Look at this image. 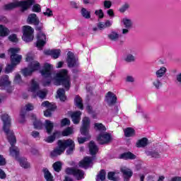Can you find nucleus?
Masks as SVG:
<instances>
[{
	"mask_svg": "<svg viewBox=\"0 0 181 181\" xmlns=\"http://www.w3.org/2000/svg\"><path fill=\"white\" fill-rule=\"evenodd\" d=\"M1 121L3 122V131H4L8 142L11 145L9 148V156H12V158H15V159H18V156H19V148L15 146V144H16V137H15L13 131L11 129V117L8 114L4 113L1 115Z\"/></svg>",
	"mask_w": 181,
	"mask_h": 181,
	"instance_id": "obj_1",
	"label": "nucleus"
},
{
	"mask_svg": "<svg viewBox=\"0 0 181 181\" xmlns=\"http://www.w3.org/2000/svg\"><path fill=\"white\" fill-rule=\"evenodd\" d=\"M74 141L70 139L66 140H59L58 146L51 152V156L54 157L62 155V153L66 151V148H69L66 153L68 155H70V153L74 151Z\"/></svg>",
	"mask_w": 181,
	"mask_h": 181,
	"instance_id": "obj_2",
	"label": "nucleus"
},
{
	"mask_svg": "<svg viewBox=\"0 0 181 181\" xmlns=\"http://www.w3.org/2000/svg\"><path fill=\"white\" fill-rule=\"evenodd\" d=\"M25 61L30 63L27 68L22 70L23 76L28 77L32 76L34 71H37L40 69V64L39 62L35 60V55L32 52H28L25 57Z\"/></svg>",
	"mask_w": 181,
	"mask_h": 181,
	"instance_id": "obj_3",
	"label": "nucleus"
},
{
	"mask_svg": "<svg viewBox=\"0 0 181 181\" xmlns=\"http://www.w3.org/2000/svg\"><path fill=\"white\" fill-rule=\"evenodd\" d=\"M55 86H63L66 90L70 89L71 82L70 81V75H69V71L67 69H62L57 73L54 78Z\"/></svg>",
	"mask_w": 181,
	"mask_h": 181,
	"instance_id": "obj_4",
	"label": "nucleus"
},
{
	"mask_svg": "<svg viewBox=\"0 0 181 181\" xmlns=\"http://www.w3.org/2000/svg\"><path fill=\"white\" fill-rule=\"evenodd\" d=\"M39 88H40L39 83L36 80L33 79L28 88V90L30 93H33V97H34V98L35 97H39L40 100H43L44 98H46V95L47 94V90L45 89L39 90Z\"/></svg>",
	"mask_w": 181,
	"mask_h": 181,
	"instance_id": "obj_5",
	"label": "nucleus"
},
{
	"mask_svg": "<svg viewBox=\"0 0 181 181\" xmlns=\"http://www.w3.org/2000/svg\"><path fill=\"white\" fill-rule=\"evenodd\" d=\"M35 0H23L20 1H14L4 6V9L6 11H11V9H14V8H18L21 6L23 11H28L32 5L35 4Z\"/></svg>",
	"mask_w": 181,
	"mask_h": 181,
	"instance_id": "obj_6",
	"label": "nucleus"
},
{
	"mask_svg": "<svg viewBox=\"0 0 181 181\" xmlns=\"http://www.w3.org/2000/svg\"><path fill=\"white\" fill-rule=\"evenodd\" d=\"M89 128H90V118L85 117L82 119V127L80 131H81V135H83L84 136H86V137L78 138V142L79 144H84V142H86L87 139H90V133L88 132Z\"/></svg>",
	"mask_w": 181,
	"mask_h": 181,
	"instance_id": "obj_7",
	"label": "nucleus"
},
{
	"mask_svg": "<svg viewBox=\"0 0 181 181\" xmlns=\"http://www.w3.org/2000/svg\"><path fill=\"white\" fill-rule=\"evenodd\" d=\"M19 52H21V48L19 47H11L8 50L11 63L13 66H18L22 61V55L18 54Z\"/></svg>",
	"mask_w": 181,
	"mask_h": 181,
	"instance_id": "obj_8",
	"label": "nucleus"
},
{
	"mask_svg": "<svg viewBox=\"0 0 181 181\" xmlns=\"http://www.w3.org/2000/svg\"><path fill=\"white\" fill-rule=\"evenodd\" d=\"M34 32L35 30L32 27L29 25H24L23 27V40L26 43L32 42L35 38V35H33Z\"/></svg>",
	"mask_w": 181,
	"mask_h": 181,
	"instance_id": "obj_9",
	"label": "nucleus"
},
{
	"mask_svg": "<svg viewBox=\"0 0 181 181\" xmlns=\"http://www.w3.org/2000/svg\"><path fill=\"white\" fill-rule=\"evenodd\" d=\"M52 70H53V66L50 64H45L43 69L40 71L42 77L47 79V82L44 83V86L50 84V81H52Z\"/></svg>",
	"mask_w": 181,
	"mask_h": 181,
	"instance_id": "obj_10",
	"label": "nucleus"
},
{
	"mask_svg": "<svg viewBox=\"0 0 181 181\" xmlns=\"http://www.w3.org/2000/svg\"><path fill=\"white\" fill-rule=\"evenodd\" d=\"M121 23L122 26H124V28L121 30L122 35H128V33H129V30H131V29H132V26H134L132 20L128 17H124L122 18Z\"/></svg>",
	"mask_w": 181,
	"mask_h": 181,
	"instance_id": "obj_11",
	"label": "nucleus"
},
{
	"mask_svg": "<svg viewBox=\"0 0 181 181\" xmlns=\"http://www.w3.org/2000/svg\"><path fill=\"white\" fill-rule=\"evenodd\" d=\"M10 86L11 81H9L8 76L5 75L0 77V88H1V90L6 88L8 93H12V91H13V88L11 87Z\"/></svg>",
	"mask_w": 181,
	"mask_h": 181,
	"instance_id": "obj_12",
	"label": "nucleus"
},
{
	"mask_svg": "<svg viewBox=\"0 0 181 181\" xmlns=\"http://www.w3.org/2000/svg\"><path fill=\"white\" fill-rule=\"evenodd\" d=\"M66 173L67 175H73L74 177L77 180L84 179V171L80 169L68 168L66 169Z\"/></svg>",
	"mask_w": 181,
	"mask_h": 181,
	"instance_id": "obj_13",
	"label": "nucleus"
},
{
	"mask_svg": "<svg viewBox=\"0 0 181 181\" xmlns=\"http://www.w3.org/2000/svg\"><path fill=\"white\" fill-rule=\"evenodd\" d=\"M47 42V37H46V34L43 33L42 31H40L37 34V42H36V47L39 50H42L43 49V47L46 45V42Z\"/></svg>",
	"mask_w": 181,
	"mask_h": 181,
	"instance_id": "obj_14",
	"label": "nucleus"
},
{
	"mask_svg": "<svg viewBox=\"0 0 181 181\" xmlns=\"http://www.w3.org/2000/svg\"><path fill=\"white\" fill-rule=\"evenodd\" d=\"M97 141L100 145L108 144L111 141V135L107 132H102L98 136Z\"/></svg>",
	"mask_w": 181,
	"mask_h": 181,
	"instance_id": "obj_15",
	"label": "nucleus"
},
{
	"mask_svg": "<svg viewBox=\"0 0 181 181\" xmlns=\"http://www.w3.org/2000/svg\"><path fill=\"white\" fill-rule=\"evenodd\" d=\"M69 67H77L78 62H77V57L74 56V54L71 52H69L67 54V60Z\"/></svg>",
	"mask_w": 181,
	"mask_h": 181,
	"instance_id": "obj_16",
	"label": "nucleus"
},
{
	"mask_svg": "<svg viewBox=\"0 0 181 181\" xmlns=\"http://www.w3.org/2000/svg\"><path fill=\"white\" fill-rule=\"evenodd\" d=\"M120 170L123 175L124 180L129 181V179L132 177V175H133L132 170H131V169L127 167H122Z\"/></svg>",
	"mask_w": 181,
	"mask_h": 181,
	"instance_id": "obj_17",
	"label": "nucleus"
},
{
	"mask_svg": "<svg viewBox=\"0 0 181 181\" xmlns=\"http://www.w3.org/2000/svg\"><path fill=\"white\" fill-rule=\"evenodd\" d=\"M162 152H163V150L160 148H156V150L147 151L146 155L147 156H150L151 158H153L154 159H159L162 156Z\"/></svg>",
	"mask_w": 181,
	"mask_h": 181,
	"instance_id": "obj_18",
	"label": "nucleus"
},
{
	"mask_svg": "<svg viewBox=\"0 0 181 181\" xmlns=\"http://www.w3.org/2000/svg\"><path fill=\"white\" fill-rule=\"evenodd\" d=\"M105 100L108 105H112L117 103V96L112 92H108L105 95Z\"/></svg>",
	"mask_w": 181,
	"mask_h": 181,
	"instance_id": "obj_19",
	"label": "nucleus"
},
{
	"mask_svg": "<svg viewBox=\"0 0 181 181\" xmlns=\"http://www.w3.org/2000/svg\"><path fill=\"white\" fill-rule=\"evenodd\" d=\"M93 165V158L90 157H85L82 160L79 162L80 168H84L87 169V168H90V166Z\"/></svg>",
	"mask_w": 181,
	"mask_h": 181,
	"instance_id": "obj_20",
	"label": "nucleus"
},
{
	"mask_svg": "<svg viewBox=\"0 0 181 181\" xmlns=\"http://www.w3.org/2000/svg\"><path fill=\"white\" fill-rule=\"evenodd\" d=\"M107 37L109 40H111L112 42H118L119 40V37H121V35L118 32L112 30L110 33L107 35Z\"/></svg>",
	"mask_w": 181,
	"mask_h": 181,
	"instance_id": "obj_21",
	"label": "nucleus"
},
{
	"mask_svg": "<svg viewBox=\"0 0 181 181\" xmlns=\"http://www.w3.org/2000/svg\"><path fill=\"white\" fill-rule=\"evenodd\" d=\"M71 117L74 124H78L81 119V112L80 111L73 112Z\"/></svg>",
	"mask_w": 181,
	"mask_h": 181,
	"instance_id": "obj_22",
	"label": "nucleus"
},
{
	"mask_svg": "<svg viewBox=\"0 0 181 181\" xmlns=\"http://www.w3.org/2000/svg\"><path fill=\"white\" fill-rule=\"evenodd\" d=\"M44 53L45 54H49L53 59H58L59 56H60L61 51L60 49H47L44 51Z\"/></svg>",
	"mask_w": 181,
	"mask_h": 181,
	"instance_id": "obj_23",
	"label": "nucleus"
},
{
	"mask_svg": "<svg viewBox=\"0 0 181 181\" xmlns=\"http://www.w3.org/2000/svg\"><path fill=\"white\" fill-rule=\"evenodd\" d=\"M32 119H34L33 125H34V128H35V129H43V123H42V121H40V119H36V115H33Z\"/></svg>",
	"mask_w": 181,
	"mask_h": 181,
	"instance_id": "obj_24",
	"label": "nucleus"
},
{
	"mask_svg": "<svg viewBox=\"0 0 181 181\" xmlns=\"http://www.w3.org/2000/svg\"><path fill=\"white\" fill-rule=\"evenodd\" d=\"M28 22L33 25H39V18L35 13H31L28 16Z\"/></svg>",
	"mask_w": 181,
	"mask_h": 181,
	"instance_id": "obj_25",
	"label": "nucleus"
},
{
	"mask_svg": "<svg viewBox=\"0 0 181 181\" xmlns=\"http://www.w3.org/2000/svg\"><path fill=\"white\" fill-rule=\"evenodd\" d=\"M167 72L168 69L165 66H160V69L156 71V76L158 78H161V77H163Z\"/></svg>",
	"mask_w": 181,
	"mask_h": 181,
	"instance_id": "obj_26",
	"label": "nucleus"
},
{
	"mask_svg": "<svg viewBox=\"0 0 181 181\" xmlns=\"http://www.w3.org/2000/svg\"><path fill=\"white\" fill-rule=\"evenodd\" d=\"M45 127L47 131V134H52L54 127V123L49 120H45Z\"/></svg>",
	"mask_w": 181,
	"mask_h": 181,
	"instance_id": "obj_27",
	"label": "nucleus"
},
{
	"mask_svg": "<svg viewBox=\"0 0 181 181\" xmlns=\"http://www.w3.org/2000/svg\"><path fill=\"white\" fill-rule=\"evenodd\" d=\"M119 158L125 159V160H128V159L132 160V159H136V156H135L134 153L131 152H127V153H122L119 156Z\"/></svg>",
	"mask_w": 181,
	"mask_h": 181,
	"instance_id": "obj_28",
	"label": "nucleus"
},
{
	"mask_svg": "<svg viewBox=\"0 0 181 181\" xmlns=\"http://www.w3.org/2000/svg\"><path fill=\"white\" fill-rule=\"evenodd\" d=\"M10 33L9 29L4 25H0V37H6Z\"/></svg>",
	"mask_w": 181,
	"mask_h": 181,
	"instance_id": "obj_29",
	"label": "nucleus"
},
{
	"mask_svg": "<svg viewBox=\"0 0 181 181\" xmlns=\"http://www.w3.org/2000/svg\"><path fill=\"white\" fill-rule=\"evenodd\" d=\"M89 152L90 155H95L98 152V147L94 141H90L89 144Z\"/></svg>",
	"mask_w": 181,
	"mask_h": 181,
	"instance_id": "obj_30",
	"label": "nucleus"
},
{
	"mask_svg": "<svg viewBox=\"0 0 181 181\" xmlns=\"http://www.w3.org/2000/svg\"><path fill=\"white\" fill-rule=\"evenodd\" d=\"M57 98H59L61 101H66V92L63 88H59L57 92Z\"/></svg>",
	"mask_w": 181,
	"mask_h": 181,
	"instance_id": "obj_31",
	"label": "nucleus"
},
{
	"mask_svg": "<svg viewBox=\"0 0 181 181\" xmlns=\"http://www.w3.org/2000/svg\"><path fill=\"white\" fill-rule=\"evenodd\" d=\"M18 161L21 168H24V169H28V168H30V163L28 162V159L21 158Z\"/></svg>",
	"mask_w": 181,
	"mask_h": 181,
	"instance_id": "obj_32",
	"label": "nucleus"
},
{
	"mask_svg": "<svg viewBox=\"0 0 181 181\" xmlns=\"http://www.w3.org/2000/svg\"><path fill=\"white\" fill-rule=\"evenodd\" d=\"M41 108H45L46 110H54L56 106L54 104L49 103V101H44L41 104Z\"/></svg>",
	"mask_w": 181,
	"mask_h": 181,
	"instance_id": "obj_33",
	"label": "nucleus"
},
{
	"mask_svg": "<svg viewBox=\"0 0 181 181\" xmlns=\"http://www.w3.org/2000/svg\"><path fill=\"white\" fill-rule=\"evenodd\" d=\"M81 14L85 19H90L91 18V11H88L86 8H82Z\"/></svg>",
	"mask_w": 181,
	"mask_h": 181,
	"instance_id": "obj_34",
	"label": "nucleus"
},
{
	"mask_svg": "<svg viewBox=\"0 0 181 181\" xmlns=\"http://www.w3.org/2000/svg\"><path fill=\"white\" fill-rule=\"evenodd\" d=\"M124 136L127 138H130V136H134L135 135V130L133 128L128 127L124 130Z\"/></svg>",
	"mask_w": 181,
	"mask_h": 181,
	"instance_id": "obj_35",
	"label": "nucleus"
},
{
	"mask_svg": "<svg viewBox=\"0 0 181 181\" xmlns=\"http://www.w3.org/2000/svg\"><path fill=\"white\" fill-rule=\"evenodd\" d=\"M74 103L76 107L79 108V110H83V100L78 95L76 96L74 98Z\"/></svg>",
	"mask_w": 181,
	"mask_h": 181,
	"instance_id": "obj_36",
	"label": "nucleus"
},
{
	"mask_svg": "<svg viewBox=\"0 0 181 181\" xmlns=\"http://www.w3.org/2000/svg\"><path fill=\"white\" fill-rule=\"evenodd\" d=\"M137 148H144L148 145V139L143 138L139 140L136 144Z\"/></svg>",
	"mask_w": 181,
	"mask_h": 181,
	"instance_id": "obj_37",
	"label": "nucleus"
},
{
	"mask_svg": "<svg viewBox=\"0 0 181 181\" xmlns=\"http://www.w3.org/2000/svg\"><path fill=\"white\" fill-rule=\"evenodd\" d=\"M124 60L127 63H134L136 60V58L132 54H127L124 56Z\"/></svg>",
	"mask_w": 181,
	"mask_h": 181,
	"instance_id": "obj_38",
	"label": "nucleus"
},
{
	"mask_svg": "<svg viewBox=\"0 0 181 181\" xmlns=\"http://www.w3.org/2000/svg\"><path fill=\"white\" fill-rule=\"evenodd\" d=\"M107 179H109V180L118 181L119 180V177L118 176V174L114 172H110L107 174Z\"/></svg>",
	"mask_w": 181,
	"mask_h": 181,
	"instance_id": "obj_39",
	"label": "nucleus"
},
{
	"mask_svg": "<svg viewBox=\"0 0 181 181\" xmlns=\"http://www.w3.org/2000/svg\"><path fill=\"white\" fill-rule=\"evenodd\" d=\"M72 134H74L73 127H67L62 131V136H69V135H72Z\"/></svg>",
	"mask_w": 181,
	"mask_h": 181,
	"instance_id": "obj_40",
	"label": "nucleus"
},
{
	"mask_svg": "<svg viewBox=\"0 0 181 181\" xmlns=\"http://www.w3.org/2000/svg\"><path fill=\"white\" fill-rule=\"evenodd\" d=\"M18 122H20V124H23L26 122V111H21L20 116L18 117Z\"/></svg>",
	"mask_w": 181,
	"mask_h": 181,
	"instance_id": "obj_41",
	"label": "nucleus"
},
{
	"mask_svg": "<svg viewBox=\"0 0 181 181\" xmlns=\"http://www.w3.org/2000/svg\"><path fill=\"white\" fill-rule=\"evenodd\" d=\"M44 176L47 181H53V175L47 169H44Z\"/></svg>",
	"mask_w": 181,
	"mask_h": 181,
	"instance_id": "obj_42",
	"label": "nucleus"
},
{
	"mask_svg": "<svg viewBox=\"0 0 181 181\" xmlns=\"http://www.w3.org/2000/svg\"><path fill=\"white\" fill-rule=\"evenodd\" d=\"M97 181L105 180V171L104 170H100L96 177Z\"/></svg>",
	"mask_w": 181,
	"mask_h": 181,
	"instance_id": "obj_43",
	"label": "nucleus"
},
{
	"mask_svg": "<svg viewBox=\"0 0 181 181\" xmlns=\"http://www.w3.org/2000/svg\"><path fill=\"white\" fill-rule=\"evenodd\" d=\"M15 84H18L19 86H22L23 84V81H22V77L21 74H16L14 78Z\"/></svg>",
	"mask_w": 181,
	"mask_h": 181,
	"instance_id": "obj_44",
	"label": "nucleus"
},
{
	"mask_svg": "<svg viewBox=\"0 0 181 181\" xmlns=\"http://www.w3.org/2000/svg\"><path fill=\"white\" fill-rule=\"evenodd\" d=\"M62 162L57 161L53 164V168L55 172H60L62 170Z\"/></svg>",
	"mask_w": 181,
	"mask_h": 181,
	"instance_id": "obj_45",
	"label": "nucleus"
},
{
	"mask_svg": "<svg viewBox=\"0 0 181 181\" xmlns=\"http://www.w3.org/2000/svg\"><path fill=\"white\" fill-rule=\"evenodd\" d=\"M129 9V4L125 3L119 8V12H120V13H124L127 12V11H128Z\"/></svg>",
	"mask_w": 181,
	"mask_h": 181,
	"instance_id": "obj_46",
	"label": "nucleus"
},
{
	"mask_svg": "<svg viewBox=\"0 0 181 181\" xmlns=\"http://www.w3.org/2000/svg\"><path fill=\"white\" fill-rule=\"evenodd\" d=\"M94 128H95V129H96L98 131H106L107 130V129L105 128V126H103V124L101 123H95L94 124Z\"/></svg>",
	"mask_w": 181,
	"mask_h": 181,
	"instance_id": "obj_47",
	"label": "nucleus"
},
{
	"mask_svg": "<svg viewBox=\"0 0 181 181\" xmlns=\"http://www.w3.org/2000/svg\"><path fill=\"white\" fill-rule=\"evenodd\" d=\"M95 15L99 19H103L104 18V11H103V9H97L95 11Z\"/></svg>",
	"mask_w": 181,
	"mask_h": 181,
	"instance_id": "obj_48",
	"label": "nucleus"
},
{
	"mask_svg": "<svg viewBox=\"0 0 181 181\" xmlns=\"http://www.w3.org/2000/svg\"><path fill=\"white\" fill-rule=\"evenodd\" d=\"M35 110V105L32 103H28L25 105L24 109L22 111H33Z\"/></svg>",
	"mask_w": 181,
	"mask_h": 181,
	"instance_id": "obj_49",
	"label": "nucleus"
},
{
	"mask_svg": "<svg viewBox=\"0 0 181 181\" xmlns=\"http://www.w3.org/2000/svg\"><path fill=\"white\" fill-rule=\"evenodd\" d=\"M32 11L33 12L39 13V12H42V7L38 4H35L33 6Z\"/></svg>",
	"mask_w": 181,
	"mask_h": 181,
	"instance_id": "obj_50",
	"label": "nucleus"
},
{
	"mask_svg": "<svg viewBox=\"0 0 181 181\" xmlns=\"http://www.w3.org/2000/svg\"><path fill=\"white\" fill-rule=\"evenodd\" d=\"M153 84L156 88H160V87H162V82L160 81L159 78H156L153 80Z\"/></svg>",
	"mask_w": 181,
	"mask_h": 181,
	"instance_id": "obj_51",
	"label": "nucleus"
},
{
	"mask_svg": "<svg viewBox=\"0 0 181 181\" xmlns=\"http://www.w3.org/2000/svg\"><path fill=\"white\" fill-rule=\"evenodd\" d=\"M43 15L47 18H52L53 16V11L50 8H46L45 11L43 12Z\"/></svg>",
	"mask_w": 181,
	"mask_h": 181,
	"instance_id": "obj_52",
	"label": "nucleus"
},
{
	"mask_svg": "<svg viewBox=\"0 0 181 181\" xmlns=\"http://www.w3.org/2000/svg\"><path fill=\"white\" fill-rule=\"evenodd\" d=\"M8 40H10V42H13L14 43H17V42L18 41V35H16V34H11L8 37Z\"/></svg>",
	"mask_w": 181,
	"mask_h": 181,
	"instance_id": "obj_53",
	"label": "nucleus"
},
{
	"mask_svg": "<svg viewBox=\"0 0 181 181\" xmlns=\"http://www.w3.org/2000/svg\"><path fill=\"white\" fill-rule=\"evenodd\" d=\"M112 5V2L111 1L105 0L103 2V6L105 9H110Z\"/></svg>",
	"mask_w": 181,
	"mask_h": 181,
	"instance_id": "obj_54",
	"label": "nucleus"
},
{
	"mask_svg": "<svg viewBox=\"0 0 181 181\" xmlns=\"http://www.w3.org/2000/svg\"><path fill=\"white\" fill-rule=\"evenodd\" d=\"M125 81L127 83H135V78L133 76L128 75L125 78Z\"/></svg>",
	"mask_w": 181,
	"mask_h": 181,
	"instance_id": "obj_55",
	"label": "nucleus"
},
{
	"mask_svg": "<svg viewBox=\"0 0 181 181\" xmlns=\"http://www.w3.org/2000/svg\"><path fill=\"white\" fill-rule=\"evenodd\" d=\"M66 125H70V120L64 118L61 121V127H66Z\"/></svg>",
	"mask_w": 181,
	"mask_h": 181,
	"instance_id": "obj_56",
	"label": "nucleus"
},
{
	"mask_svg": "<svg viewBox=\"0 0 181 181\" xmlns=\"http://www.w3.org/2000/svg\"><path fill=\"white\" fill-rule=\"evenodd\" d=\"M16 65L8 64L6 67V73H11L12 70H13L14 67H16Z\"/></svg>",
	"mask_w": 181,
	"mask_h": 181,
	"instance_id": "obj_57",
	"label": "nucleus"
},
{
	"mask_svg": "<svg viewBox=\"0 0 181 181\" xmlns=\"http://www.w3.org/2000/svg\"><path fill=\"white\" fill-rule=\"evenodd\" d=\"M54 140L55 139L53 134L45 139V142H47L48 144H52V142H54Z\"/></svg>",
	"mask_w": 181,
	"mask_h": 181,
	"instance_id": "obj_58",
	"label": "nucleus"
},
{
	"mask_svg": "<svg viewBox=\"0 0 181 181\" xmlns=\"http://www.w3.org/2000/svg\"><path fill=\"white\" fill-rule=\"evenodd\" d=\"M54 110V109H47V110L44 112L45 117H52V112Z\"/></svg>",
	"mask_w": 181,
	"mask_h": 181,
	"instance_id": "obj_59",
	"label": "nucleus"
},
{
	"mask_svg": "<svg viewBox=\"0 0 181 181\" xmlns=\"http://www.w3.org/2000/svg\"><path fill=\"white\" fill-rule=\"evenodd\" d=\"M175 81L178 86H181V73H178L175 76Z\"/></svg>",
	"mask_w": 181,
	"mask_h": 181,
	"instance_id": "obj_60",
	"label": "nucleus"
},
{
	"mask_svg": "<svg viewBox=\"0 0 181 181\" xmlns=\"http://www.w3.org/2000/svg\"><path fill=\"white\" fill-rule=\"evenodd\" d=\"M5 165H6V160L4 156L0 155V166H5Z\"/></svg>",
	"mask_w": 181,
	"mask_h": 181,
	"instance_id": "obj_61",
	"label": "nucleus"
},
{
	"mask_svg": "<svg viewBox=\"0 0 181 181\" xmlns=\"http://www.w3.org/2000/svg\"><path fill=\"white\" fill-rule=\"evenodd\" d=\"M53 136L54 137V139H56V138H60V136H63V134L62 132H59V131H56L52 134Z\"/></svg>",
	"mask_w": 181,
	"mask_h": 181,
	"instance_id": "obj_62",
	"label": "nucleus"
},
{
	"mask_svg": "<svg viewBox=\"0 0 181 181\" xmlns=\"http://www.w3.org/2000/svg\"><path fill=\"white\" fill-rule=\"evenodd\" d=\"M69 5H70L71 8H74L75 9H77V8H78V4H77V2L74 1H70Z\"/></svg>",
	"mask_w": 181,
	"mask_h": 181,
	"instance_id": "obj_63",
	"label": "nucleus"
},
{
	"mask_svg": "<svg viewBox=\"0 0 181 181\" xmlns=\"http://www.w3.org/2000/svg\"><path fill=\"white\" fill-rule=\"evenodd\" d=\"M107 13L110 18H114V16H115V14H114V10L112 9L107 10Z\"/></svg>",
	"mask_w": 181,
	"mask_h": 181,
	"instance_id": "obj_64",
	"label": "nucleus"
}]
</instances>
